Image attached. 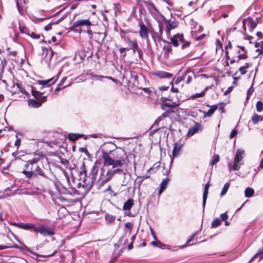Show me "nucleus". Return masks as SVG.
I'll return each instance as SVG.
<instances>
[{
    "label": "nucleus",
    "instance_id": "f257e3e1",
    "mask_svg": "<svg viewBox=\"0 0 263 263\" xmlns=\"http://www.w3.org/2000/svg\"><path fill=\"white\" fill-rule=\"evenodd\" d=\"M39 161V159L33 158L26 162L24 165L26 170H24L22 173L27 178H30L32 176L37 177L39 175L41 176H45L43 171L38 165Z\"/></svg>",
    "mask_w": 263,
    "mask_h": 263
},
{
    "label": "nucleus",
    "instance_id": "f03ea898",
    "mask_svg": "<svg viewBox=\"0 0 263 263\" xmlns=\"http://www.w3.org/2000/svg\"><path fill=\"white\" fill-rule=\"evenodd\" d=\"M111 157L115 161V166H122L125 163L126 154L125 151L122 148H117L111 153Z\"/></svg>",
    "mask_w": 263,
    "mask_h": 263
},
{
    "label": "nucleus",
    "instance_id": "7ed1b4c3",
    "mask_svg": "<svg viewBox=\"0 0 263 263\" xmlns=\"http://www.w3.org/2000/svg\"><path fill=\"white\" fill-rule=\"evenodd\" d=\"M171 43L175 47L181 45V49H184L190 45V42L184 39L183 35L177 34L171 38Z\"/></svg>",
    "mask_w": 263,
    "mask_h": 263
},
{
    "label": "nucleus",
    "instance_id": "20e7f679",
    "mask_svg": "<svg viewBox=\"0 0 263 263\" xmlns=\"http://www.w3.org/2000/svg\"><path fill=\"white\" fill-rule=\"evenodd\" d=\"M243 151L240 149L237 150L235 156L233 166L232 167L231 164H229L230 171H231L232 168L234 170H238L240 168V165L241 164L240 161L242 159V155L243 154Z\"/></svg>",
    "mask_w": 263,
    "mask_h": 263
},
{
    "label": "nucleus",
    "instance_id": "39448f33",
    "mask_svg": "<svg viewBox=\"0 0 263 263\" xmlns=\"http://www.w3.org/2000/svg\"><path fill=\"white\" fill-rule=\"evenodd\" d=\"M102 158L104 161V164L105 166L112 165L113 167H118L115 166V161L113 157H111L110 154H109L107 152H102Z\"/></svg>",
    "mask_w": 263,
    "mask_h": 263
},
{
    "label": "nucleus",
    "instance_id": "423d86ee",
    "mask_svg": "<svg viewBox=\"0 0 263 263\" xmlns=\"http://www.w3.org/2000/svg\"><path fill=\"white\" fill-rule=\"evenodd\" d=\"M35 232H39L41 235L46 236L52 235L54 234V230L50 227L41 226L35 229Z\"/></svg>",
    "mask_w": 263,
    "mask_h": 263
},
{
    "label": "nucleus",
    "instance_id": "0eeeda50",
    "mask_svg": "<svg viewBox=\"0 0 263 263\" xmlns=\"http://www.w3.org/2000/svg\"><path fill=\"white\" fill-rule=\"evenodd\" d=\"M114 176V172L108 171L106 174L102 173L100 175L98 183L100 186H102L109 181Z\"/></svg>",
    "mask_w": 263,
    "mask_h": 263
},
{
    "label": "nucleus",
    "instance_id": "6e6552de",
    "mask_svg": "<svg viewBox=\"0 0 263 263\" xmlns=\"http://www.w3.org/2000/svg\"><path fill=\"white\" fill-rule=\"evenodd\" d=\"M139 26L140 29L139 31V33L140 36L143 39H146L148 42L149 31L147 27L143 24V22L140 23Z\"/></svg>",
    "mask_w": 263,
    "mask_h": 263
},
{
    "label": "nucleus",
    "instance_id": "1a4fd4ad",
    "mask_svg": "<svg viewBox=\"0 0 263 263\" xmlns=\"http://www.w3.org/2000/svg\"><path fill=\"white\" fill-rule=\"evenodd\" d=\"M246 26H247L251 31H253L256 27V23L250 17L244 19L243 20V27L245 30L246 29Z\"/></svg>",
    "mask_w": 263,
    "mask_h": 263
},
{
    "label": "nucleus",
    "instance_id": "9d476101",
    "mask_svg": "<svg viewBox=\"0 0 263 263\" xmlns=\"http://www.w3.org/2000/svg\"><path fill=\"white\" fill-rule=\"evenodd\" d=\"M164 22L166 25V32L167 34L170 33L171 30L176 28L178 25V23L176 21H171L165 18Z\"/></svg>",
    "mask_w": 263,
    "mask_h": 263
},
{
    "label": "nucleus",
    "instance_id": "9b49d317",
    "mask_svg": "<svg viewBox=\"0 0 263 263\" xmlns=\"http://www.w3.org/2000/svg\"><path fill=\"white\" fill-rule=\"evenodd\" d=\"M151 33L152 38L155 43H156L157 41L159 42L162 40L163 30L160 25H159L158 31H152Z\"/></svg>",
    "mask_w": 263,
    "mask_h": 263
},
{
    "label": "nucleus",
    "instance_id": "f8f14e48",
    "mask_svg": "<svg viewBox=\"0 0 263 263\" xmlns=\"http://www.w3.org/2000/svg\"><path fill=\"white\" fill-rule=\"evenodd\" d=\"M102 152H107L109 154L111 155L112 151H114L117 148V146L113 143L108 142L104 143L102 146Z\"/></svg>",
    "mask_w": 263,
    "mask_h": 263
},
{
    "label": "nucleus",
    "instance_id": "ddd939ff",
    "mask_svg": "<svg viewBox=\"0 0 263 263\" xmlns=\"http://www.w3.org/2000/svg\"><path fill=\"white\" fill-rule=\"evenodd\" d=\"M202 128L203 127L201 125V124L197 122L195 123L194 126L191 127L189 129L188 132L187 133V136L188 137H191L196 133H198L199 130H201L202 129Z\"/></svg>",
    "mask_w": 263,
    "mask_h": 263
},
{
    "label": "nucleus",
    "instance_id": "4468645a",
    "mask_svg": "<svg viewBox=\"0 0 263 263\" xmlns=\"http://www.w3.org/2000/svg\"><path fill=\"white\" fill-rule=\"evenodd\" d=\"M153 74L154 76H156L160 79H171L173 78V74L172 73L162 70L154 71Z\"/></svg>",
    "mask_w": 263,
    "mask_h": 263
},
{
    "label": "nucleus",
    "instance_id": "2eb2a0df",
    "mask_svg": "<svg viewBox=\"0 0 263 263\" xmlns=\"http://www.w3.org/2000/svg\"><path fill=\"white\" fill-rule=\"evenodd\" d=\"M92 24L88 19L87 20H79L74 22L73 24V27H78L81 26H91Z\"/></svg>",
    "mask_w": 263,
    "mask_h": 263
},
{
    "label": "nucleus",
    "instance_id": "dca6fc26",
    "mask_svg": "<svg viewBox=\"0 0 263 263\" xmlns=\"http://www.w3.org/2000/svg\"><path fill=\"white\" fill-rule=\"evenodd\" d=\"M32 95L35 99L41 102H44L46 100V96H43V93L40 91L32 90Z\"/></svg>",
    "mask_w": 263,
    "mask_h": 263
},
{
    "label": "nucleus",
    "instance_id": "f3484780",
    "mask_svg": "<svg viewBox=\"0 0 263 263\" xmlns=\"http://www.w3.org/2000/svg\"><path fill=\"white\" fill-rule=\"evenodd\" d=\"M218 106L217 105H213L210 109L207 112L203 111L201 110H199V111L204 114L203 118L210 117H211L215 110L217 109Z\"/></svg>",
    "mask_w": 263,
    "mask_h": 263
},
{
    "label": "nucleus",
    "instance_id": "a211bd4d",
    "mask_svg": "<svg viewBox=\"0 0 263 263\" xmlns=\"http://www.w3.org/2000/svg\"><path fill=\"white\" fill-rule=\"evenodd\" d=\"M164 42L166 43V44L164 45L163 47V51L164 52V56L167 58L169 56V53L172 51V46L170 44V43L166 42L165 41H163Z\"/></svg>",
    "mask_w": 263,
    "mask_h": 263
},
{
    "label": "nucleus",
    "instance_id": "6ab92c4d",
    "mask_svg": "<svg viewBox=\"0 0 263 263\" xmlns=\"http://www.w3.org/2000/svg\"><path fill=\"white\" fill-rule=\"evenodd\" d=\"M126 42L128 45L130 47V48L133 49V53H135L136 51L139 48V46L136 41H132L130 39L127 38Z\"/></svg>",
    "mask_w": 263,
    "mask_h": 263
},
{
    "label": "nucleus",
    "instance_id": "aec40b11",
    "mask_svg": "<svg viewBox=\"0 0 263 263\" xmlns=\"http://www.w3.org/2000/svg\"><path fill=\"white\" fill-rule=\"evenodd\" d=\"M182 75L183 76H184V80H186V83L187 84H189L191 82L193 75V73L191 71L187 70L183 73Z\"/></svg>",
    "mask_w": 263,
    "mask_h": 263
},
{
    "label": "nucleus",
    "instance_id": "412c9836",
    "mask_svg": "<svg viewBox=\"0 0 263 263\" xmlns=\"http://www.w3.org/2000/svg\"><path fill=\"white\" fill-rule=\"evenodd\" d=\"M182 145L181 144H178L177 143H175L174 144L172 154L173 158L176 157L179 154V153L182 148Z\"/></svg>",
    "mask_w": 263,
    "mask_h": 263
},
{
    "label": "nucleus",
    "instance_id": "4be33fe9",
    "mask_svg": "<svg viewBox=\"0 0 263 263\" xmlns=\"http://www.w3.org/2000/svg\"><path fill=\"white\" fill-rule=\"evenodd\" d=\"M209 186H210V185L209 183L206 184L204 186V192H203V202H202L203 209H204V207L205 205L206 201V199L208 197V194L209 193L208 191H209Z\"/></svg>",
    "mask_w": 263,
    "mask_h": 263
},
{
    "label": "nucleus",
    "instance_id": "5701e85b",
    "mask_svg": "<svg viewBox=\"0 0 263 263\" xmlns=\"http://www.w3.org/2000/svg\"><path fill=\"white\" fill-rule=\"evenodd\" d=\"M179 105L178 101L173 102L172 104L168 103H162L161 105V107L163 110H166L167 107L174 108Z\"/></svg>",
    "mask_w": 263,
    "mask_h": 263
},
{
    "label": "nucleus",
    "instance_id": "b1692460",
    "mask_svg": "<svg viewBox=\"0 0 263 263\" xmlns=\"http://www.w3.org/2000/svg\"><path fill=\"white\" fill-rule=\"evenodd\" d=\"M103 79H107L112 80V81L117 83V80L111 78V77L108 76H101L97 74L92 76V79L95 81H102Z\"/></svg>",
    "mask_w": 263,
    "mask_h": 263
},
{
    "label": "nucleus",
    "instance_id": "393cba45",
    "mask_svg": "<svg viewBox=\"0 0 263 263\" xmlns=\"http://www.w3.org/2000/svg\"><path fill=\"white\" fill-rule=\"evenodd\" d=\"M133 205L134 200L132 199H129L124 203L123 209L124 210H129Z\"/></svg>",
    "mask_w": 263,
    "mask_h": 263
},
{
    "label": "nucleus",
    "instance_id": "a878e982",
    "mask_svg": "<svg viewBox=\"0 0 263 263\" xmlns=\"http://www.w3.org/2000/svg\"><path fill=\"white\" fill-rule=\"evenodd\" d=\"M42 103L39 101L31 99L29 100L28 104L32 107L37 108L41 106Z\"/></svg>",
    "mask_w": 263,
    "mask_h": 263
},
{
    "label": "nucleus",
    "instance_id": "bb28decb",
    "mask_svg": "<svg viewBox=\"0 0 263 263\" xmlns=\"http://www.w3.org/2000/svg\"><path fill=\"white\" fill-rule=\"evenodd\" d=\"M161 119H162V117H159L156 120V121H155L154 124L152 126V128H153L154 127H155V126H156V128L154 129H153V130H152L150 132V134H154L156 131H157L159 129V128L158 127L159 126V123L161 120Z\"/></svg>",
    "mask_w": 263,
    "mask_h": 263
},
{
    "label": "nucleus",
    "instance_id": "cd10ccee",
    "mask_svg": "<svg viewBox=\"0 0 263 263\" xmlns=\"http://www.w3.org/2000/svg\"><path fill=\"white\" fill-rule=\"evenodd\" d=\"M255 47L257 48L256 50V52H257V55L263 53V41L260 42V43H256L255 44Z\"/></svg>",
    "mask_w": 263,
    "mask_h": 263
},
{
    "label": "nucleus",
    "instance_id": "c85d7f7f",
    "mask_svg": "<svg viewBox=\"0 0 263 263\" xmlns=\"http://www.w3.org/2000/svg\"><path fill=\"white\" fill-rule=\"evenodd\" d=\"M258 258V260L260 261L263 258V248L259 249L258 252L253 256L251 260Z\"/></svg>",
    "mask_w": 263,
    "mask_h": 263
},
{
    "label": "nucleus",
    "instance_id": "c756f323",
    "mask_svg": "<svg viewBox=\"0 0 263 263\" xmlns=\"http://www.w3.org/2000/svg\"><path fill=\"white\" fill-rule=\"evenodd\" d=\"M116 218V217L115 216L109 214H106L105 216V220L108 223H113L115 221Z\"/></svg>",
    "mask_w": 263,
    "mask_h": 263
},
{
    "label": "nucleus",
    "instance_id": "7c9ffc66",
    "mask_svg": "<svg viewBox=\"0 0 263 263\" xmlns=\"http://www.w3.org/2000/svg\"><path fill=\"white\" fill-rule=\"evenodd\" d=\"M254 194V190L251 187H247L245 191V196L247 197H251Z\"/></svg>",
    "mask_w": 263,
    "mask_h": 263
},
{
    "label": "nucleus",
    "instance_id": "2f4dec72",
    "mask_svg": "<svg viewBox=\"0 0 263 263\" xmlns=\"http://www.w3.org/2000/svg\"><path fill=\"white\" fill-rule=\"evenodd\" d=\"M221 222V220L219 218H217L216 219L214 220L212 223L211 227L213 228H215L220 225Z\"/></svg>",
    "mask_w": 263,
    "mask_h": 263
},
{
    "label": "nucleus",
    "instance_id": "473e14b6",
    "mask_svg": "<svg viewBox=\"0 0 263 263\" xmlns=\"http://www.w3.org/2000/svg\"><path fill=\"white\" fill-rule=\"evenodd\" d=\"M230 186V183L227 182L226 183L223 188H222V191H221V196H224V195H226V194L227 193L228 189H229V187Z\"/></svg>",
    "mask_w": 263,
    "mask_h": 263
},
{
    "label": "nucleus",
    "instance_id": "72a5a7b5",
    "mask_svg": "<svg viewBox=\"0 0 263 263\" xmlns=\"http://www.w3.org/2000/svg\"><path fill=\"white\" fill-rule=\"evenodd\" d=\"M151 245L154 246L158 247H159V248H163V247L166 246V245L165 244L161 243L159 240H157L156 241H152L151 242Z\"/></svg>",
    "mask_w": 263,
    "mask_h": 263
},
{
    "label": "nucleus",
    "instance_id": "f704fd0d",
    "mask_svg": "<svg viewBox=\"0 0 263 263\" xmlns=\"http://www.w3.org/2000/svg\"><path fill=\"white\" fill-rule=\"evenodd\" d=\"M170 179L168 178H166L162 180L161 183H160V187H161V189H165L166 188V186L169 182Z\"/></svg>",
    "mask_w": 263,
    "mask_h": 263
},
{
    "label": "nucleus",
    "instance_id": "c9c22d12",
    "mask_svg": "<svg viewBox=\"0 0 263 263\" xmlns=\"http://www.w3.org/2000/svg\"><path fill=\"white\" fill-rule=\"evenodd\" d=\"M256 107L258 112H261L263 110V103L260 101H258L257 102Z\"/></svg>",
    "mask_w": 263,
    "mask_h": 263
},
{
    "label": "nucleus",
    "instance_id": "e433bc0d",
    "mask_svg": "<svg viewBox=\"0 0 263 263\" xmlns=\"http://www.w3.org/2000/svg\"><path fill=\"white\" fill-rule=\"evenodd\" d=\"M260 120V116L258 115L255 114L252 117V120L254 124H257Z\"/></svg>",
    "mask_w": 263,
    "mask_h": 263
},
{
    "label": "nucleus",
    "instance_id": "4c0bfd02",
    "mask_svg": "<svg viewBox=\"0 0 263 263\" xmlns=\"http://www.w3.org/2000/svg\"><path fill=\"white\" fill-rule=\"evenodd\" d=\"M91 26L86 27V32L89 35V40H91L93 39V33L90 28Z\"/></svg>",
    "mask_w": 263,
    "mask_h": 263
},
{
    "label": "nucleus",
    "instance_id": "58836bf2",
    "mask_svg": "<svg viewBox=\"0 0 263 263\" xmlns=\"http://www.w3.org/2000/svg\"><path fill=\"white\" fill-rule=\"evenodd\" d=\"M249 67V65L248 63H246L245 65L243 66H241L239 68V71L241 74H245L246 73V69Z\"/></svg>",
    "mask_w": 263,
    "mask_h": 263
},
{
    "label": "nucleus",
    "instance_id": "ea45409f",
    "mask_svg": "<svg viewBox=\"0 0 263 263\" xmlns=\"http://www.w3.org/2000/svg\"><path fill=\"white\" fill-rule=\"evenodd\" d=\"M219 160V157L218 155H214L213 157V159L211 161V162H210V164L212 165H214L215 164H216V163H217Z\"/></svg>",
    "mask_w": 263,
    "mask_h": 263
},
{
    "label": "nucleus",
    "instance_id": "a19ab883",
    "mask_svg": "<svg viewBox=\"0 0 263 263\" xmlns=\"http://www.w3.org/2000/svg\"><path fill=\"white\" fill-rule=\"evenodd\" d=\"M54 78H52L46 80H41L39 81V83L42 85H46L48 84Z\"/></svg>",
    "mask_w": 263,
    "mask_h": 263
},
{
    "label": "nucleus",
    "instance_id": "79ce46f5",
    "mask_svg": "<svg viewBox=\"0 0 263 263\" xmlns=\"http://www.w3.org/2000/svg\"><path fill=\"white\" fill-rule=\"evenodd\" d=\"M80 136L77 134H69L68 135V138L71 140V141H74L76 139H77Z\"/></svg>",
    "mask_w": 263,
    "mask_h": 263
},
{
    "label": "nucleus",
    "instance_id": "37998d69",
    "mask_svg": "<svg viewBox=\"0 0 263 263\" xmlns=\"http://www.w3.org/2000/svg\"><path fill=\"white\" fill-rule=\"evenodd\" d=\"M98 171V167H97L96 166H93L91 170V174H92V178H95V176L97 174Z\"/></svg>",
    "mask_w": 263,
    "mask_h": 263
},
{
    "label": "nucleus",
    "instance_id": "c03bdc74",
    "mask_svg": "<svg viewBox=\"0 0 263 263\" xmlns=\"http://www.w3.org/2000/svg\"><path fill=\"white\" fill-rule=\"evenodd\" d=\"M36 227H35L34 224L30 223L25 224V229H32L33 230L34 232H35V229H36Z\"/></svg>",
    "mask_w": 263,
    "mask_h": 263
},
{
    "label": "nucleus",
    "instance_id": "a18cd8bd",
    "mask_svg": "<svg viewBox=\"0 0 263 263\" xmlns=\"http://www.w3.org/2000/svg\"><path fill=\"white\" fill-rule=\"evenodd\" d=\"M12 225L14 226H16L19 228H22V229H25V223H22V222H20V223H16V222H14V223H12Z\"/></svg>",
    "mask_w": 263,
    "mask_h": 263
},
{
    "label": "nucleus",
    "instance_id": "49530a36",
    "mask_svg": "<svg viewBox=\"0 0 263 263\" xmlns=\"http://www.w3.org/2000/svg\"><path fill=\"white\" fill-rule=\"evenodd\" d=\"M129 48H121L120 49V52L122 54V57H125L126 55V51L129 50Z\"/></svg>",
    "mask_w": 263,
    "mask_h": 263
},
{
    "label": "nucleus",
    "instance_id": "de8ad7c7",
    "mask_svg": "<svg viewBox=\"0 0 263 263\" xmlns=\"http://www.w3.org/2000/svg\"><path fill=\"white\" fill-rule=\"evenodd\" d=\"M205 95V91H203L202 92L200 93H197L194 95H193L192 97L193 99H196L199 97H202Z\"/></svg>",
    "mask_w": 263,
    "mask_h": 263
},
{
    "label": "nucleus",
    "instance_id": "09e8293b",
    "mask_svg": "<svg viewBox=\"0 0 263 263\" xmlns=\"http://www.w3.org/2000/svg\"><path fill=\"white\" fill-rule=\"evenodd\" d=\"M254 90V88L252 86H251V87L248 89V92H247V99H249L250 98V96L252 95Z\"/></svg>",
    "mask_w": 263,
    "mask_h": 263
},
{
    "label": "nucleus",
    "instance_id": "8fccbe9b",
    "mask_svg": "<svg viewBox=\"0 0 263 263\" xmlns=\"http://www.w3.org/2000/svg\"><path fill=\"white\" fill-rule=\"evenodd\" d=\"M184 80V76L182 75L181 77H178L175 80V83L176 84H179L181 82Z\"/></svg>",
    "mask_w": 263,
    "mask_h": 263
},
{
    "label": "nucleus",
    "instance_id": "3c124183",
    "mask_svg": "<svg viewBox=\"0 0 263 263\" xmlns=\"http://www.w3.org/2000/svg\"><path fill=\"white\" fill-rule=\"evenodd\" d=\"M238 60H241V59H246L247 58V56L245 53V52H244V53H242V54H240V51H238Z\"/></svg>",
    "mask_w": 263,
    "mask_h": 263
},
{
    "label": "nucleus",
    "instance_id": "603ef678",
    "mask_svg": "<svg viewBox=\"0 0 263 263\" xmlns=\"http://www.w3.org/2000/svg\"><path fill=\"white\" fill-rule=\"evenodd\" d=\"M19 29H20V31L21 33H22L25 34V33H27V31H28V28L25 26H21L20 25Z\"/></svg>",
    "mask_w": 263,
    "mask_h": 263
},
{
    "label": "nucleus",
    "instance_id": "864d4df0",
    "mask_svg": "<svg viewBox=\"0 0 263 263\" xmlns=\"http://www.w3.org/2000/svg\"><path fill=\"white\" fill-rule=\"evenodd\" d=\"M30 36L34 39H38L40 37V35L38 34H36L34 32L31 31Z\"/></svg>",
    "mask_w": 263,
    "mask_h": 263
},
{
    "label": "nucleus",
    "instance_id": "5fc2aeb1",
    "mask_svg": "<svg viewBox=\"0 0 263 263\" xmlns=\"http://www.w3.org/2000/svg\"><path fill=\"white\" fill-rule=\"evenodd\" d=\"M220 217L222 221H226L228 218V216L226 213L221 214L220 215Z\"/></svg>",
    "mask_w": 263,
    "mask_h": 263
},
{
    "label": "nucleus",
    "instance_id": "6e6d98bb",
    "mask_svg": "<svg viewBox=\"0 0 263 263\" xmlns=\"http://www.w3.org/2000/svg\"><path fill=\"white\" fill-rule=\"evenodd\" d=\"M16 85L17 86V87L19 89V91L21 92H22L23 93H24V94H26V91L25 90H24L23 88H22L21 86H20V84L18 83H17L16 84Z\"/></svg>",
    "mask_w": 263,
    "mask_h": 263
},
{
    "label": "nucleus",
    "instance_id": "4d7b16f0",
    "mask_svg": "<svg viewBox=\"0 0 263 263\" xmlns=\"http://www.w3.org/2000/svg\"><path fill=\"white\" fill-rule=\"evenodd\" d=\"M138 52V56H139V58L140 59H142V56H143V52H142V50H141V49H140V48H138V50H136Z\"/></svg>",
    "mask_w": 263,
    "mask_h": 263
},
{
    "label": "nucleus",
    "instance_id": "13d9d810",
    "mask_svg": "<svg viewBox=\"0 0 263 263\" xmlns=\"http://www.w3.org/2000/svg\"><path fill=\"white\" fill-rule=\"evenodd\" d=\"M237 134V131L235 129H233L232 132L231 133V134H230V138H234L235 136H236Z\"/></svg>",
    "mask_w": 263,
    "mask_h": 263
},
{
    "label": "nucleus",
    "instance_id": "bf43d9fd",
    "mask_svg": "<svg viewBox=\"0 0 263 263\" xmlns=\"http://www.w3.org/2000/svg\"><path fill=\"white\" fill-rule=\"evenodd\" d=\"M133 226V223L130 222H127L125 223V228L128 229H132Z\"/></svg>",
    "mask_w": 263,
    "mask_h": 263
},
{
    "label": "nucleus",
    "instance_id": "052dcab7",
    "mask_svg": "<svg viewBox=\"0 0 263 263\" xmlns=\"http://www.w3.org/2000/svg\"><path fill=\"white\" fill-rule=\"evenodd\" d=\"M110 172H114V175L118 173L122 172L123 170L120 168L116 169L115 170H110Z\"/></svg>",
    "mask_w": 263,
    "mask_h": 263
},
{
    "label": "nucleus",
    "instance_id": "680f3d73",
    "mask_svg": "<svg viewBox=\"0 0 263 263\" xmlns=\"http://www.w3.org/2000/svg\"><path fill=\"white\" fill-rule=\"evenodd\" d=\"M68 85H66L65 86H63L62 87H61L62 85H59L56 88V89H55V91H60L62 88H64L65 87H66V86H67Z\"/></svg>",
    "mask_w": 263,
    "mask_h": 263
},
{
    "label": "nucleus",
    "instance_id": "e2e57ef3",
    "mask_svg": "<svg viewBox=\"0 0 263 263\" xmlns=\"http://www.w3.org/2000/svg\"><path fill=\"white\" fill-rule=\"evenodd\" d=\"M161 100L163 102H165V101H172V100L170 98H167V97H162L161 99Z\"/></svg>",
    "mask_w": 263,
    "mask_h": 263
},
{
    "label": "nucleus",
    "instance_id": "0e129e2a",
    "mask_svg": "<svg viewBox=\"0 0 263 263\" xmlns=\"http://www.w3.org/2000/svg\"><path fill=\"white\" fill-rule=\"evenodd\" d=\"M21 144V140L17 139L15 142V145L17 146V148H18V146Z\"/></svg>",
    "mask_w": 263,
    "mask_h": 263
},
{
    "label": "nucleus",
    "instance_id": "69168bd1",
    "mask_svg": "<svg viewBox=\"0 0 263 263\" xmlns=\"http://www.w3.org/2000/svg\"><path fill=\"white\" fill-rule=\"evenodd\" d=\"M171 91L174 92H178V89L177 88H175L173 86L171 88Z\"/></svg>",
    "mask_w": 263,
    "mask_h": 263
},
{
    "label": "nucleus",
    "instance_id": "338daca9",
    "mask_svg": "<svg viewBox=\"0 0 263 263\" xmlns=\"http://www.w3.org/2000/svg\"><path fill=\"white\" fill-rule=\"evenodd\" d=\"M196 235V233H194L192 236L187 240V241H186V243H189L192 240V239H193V238L194 237V236H195Z\"/></svg>",
    "mask_w": 263,
    "mask_h": 263
},
{
    "label": "nucleus",
    "instance_id": "774afa93",
    "mask_svg": "<svg viewBox=\"0 0 263 263\" xmlns=\"http://www.w3.org/2000/svg\"><path fill=\"white\" fill-rule=\"evenodd\" d=\"M67 78L66 77H64L62 78V79L61 80L60 84H59V85H63V83L65 82V81L66 80Z\"/></svg>",
    "mask_w": 263,
    "mask_h": 263
}]
</instances>
